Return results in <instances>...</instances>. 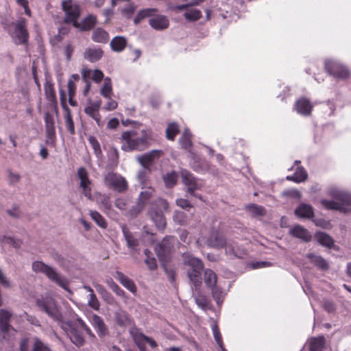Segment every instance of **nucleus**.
Wrapping results in <instances>:
<instances>
[{
    "label": "nucleus",
    "instance_id": "0e129e2a",
    "mask_svg": "<svg viewBox=\"0 0 351 351\" xmlns=\"http://www.w3.org/2000/svg\"><path fill=\"white\" fill-rule=\"evenodd\" d=\"M45 128H55L54 117L49 112L45 114Z\"/></svg>",
    "mask_w": 351,
    "mask_h": 351
},
{
    "label": "nucleus",
    "instance_id": "393cba45",
    "mask_svg": "<svg viewBox=\"0 0 351 351\" xmlns=\"http://www.w3.org/2000/svg\"><path fill=\"white\" fill-rule=\"evenodd\" d=\"M149 216L158 230H163L166 228V220L162 213L154 210V206L149 211Z\"/></svg>",
    "mask_w": 351,
    "mask_h": 351
},
{
    "label": "nucleus",
    "instance_id": "1a4fd4ad",
    "mask_svg": "<svg viewBox=\"0 0 351 351\" xmlns=\"http://www.w3.org/2000/svg\"><path fill=\"white\" fill-rule=\"evenodd\" d=\"M62 9L65 12V22L71 23L74 27L79 26L77 19L80 16V8L73 0H65L62 2Z\"/></svg>",
    "mask_w": 351,
    "mask_h": 351
},
{
    "label": "nucleus",
    "instance_id": "f257e3e1",
    "mask_svg": "<svg viewBox=\"0 0 351 351\" xmlns=\"http://www.w3.org/2000/svg\"><path fill=\"white\" fill-rule=\"evenodd\" d=\"M122 123L125 126L133 123L135 126L134 128L126 130L121 134L119 140L122 150L125 152L140 151L148 146L149 142L152 139L151 130L147 128L140 129L141 123L130 119L123 121Z\"/></svg>",
    "mask_w": 351,
    "mask_h": 351
},
{
    "label": "nucleus",
    "instance_id": "2eb2a0df",
    "mask_svg": "<svg viewBox=\"0 0 351 351\" xmlns=\"http://www.w3.org/2000/svg\"><path fill=\"white\" fill-rule=\"evenodd\" d=\"M77 176L80 180V186L82 190V193L88 199H91V181L88 178V174L85 168L80 167L78 169Z\"/></svg>",
    "mask_w": 351,
    "mask_h": 351
},
{
    "label": "nucleus",
    "instance_id": "7c9ffc66",
    "mask_svg": "<svg viewBox=\"0 0 351 351\" xmlns=\"http://www.w3.org/2000/svg\"><path fill=\"white\" fill-rule=\"evenodd\" d=\"M307 178V173L303 167H297L295 172L293 176H287V180L297 183L302 182Z\"/></svg>",
    "mask_w": 351,
    "mask_h": 351
},
{
    "label": "nucleus",
    "instance_id": "e433bc0d",
    "mask_svg": "<svg viewBox=\"0 0 351 351\" xmlns=\"http://www.w3.org/2000/svg\"><path fill=\"white\" fill-rule=\"evenodd\" d=\"M95 23L96 17L93 15H89L84 19L82 23H79V26H75V27L86 31L90 29Z\"/></svg>",
    "mask_w": 351,
    "mask_h": 351
},
{
    "label": "nucleus",
    "instance_id": "864d4df0",
    "mask_svg": "<svg viewBox=\"0 0 351 351\" xmlns=\"http://www.w3.org/2000/svg\"><path fill=\"white\" fill-rule=\"evenodd\" d=\"M130 334L135 343L138 347L140 351H146V348L144 341L140 338V337L134 330V329L130 330Z\"/></svg>",
    "mask_w": 351,
    "mask_h": 351
},
{
    "label": "nucleus",
    "instance_id": "680f3d73",
    "mask_svg": "<svg viewBox=\"0 0 351 351\" xmlns=\"http://www.w3.org/2000/svg\"><path fill=\"white\" fill-rule=\"evenodd\" d=\"M156 206L159 211L158 213H162L163 211H167L169 208L168 202L164 199H158L156 202Z\"/></svg>",
    "mask_w": 351,
    "mask_h": 351
},
{
    "label": "nucleus",
    "instance_id": "6e6d98bb",
    "mask_svg": "<svg viewBox=\"0 0 351 351\" xmlns=\"http://www.w3.org/2000/svg\"><path fill=\"white\" fill-rule=\"evenodd\" d=\"M134 330L137 333V335L140 337V338L144 341V343H147L151 348H156L158 346L157 343L154 339L147 336H145L142 332H140L136 329H134Z\"/></svg>",
    "mask_w": 351,
    "mask_h": 351
},
{
    "label": "nucleus",
    "instance_id": "f704fd0d",
    "mask_svg": "<svg viewBox=\"0 0 351 351\" xmlns=\"http://www.w3.org/2000/svg\"><path fill=\"white\" fill-rule=\"evenodd\" d=\"M110 46L113 51L120 52L125 49L126 40L124 37L116 36L111 40Z\"/></svg>",
    "mask_w": 351,
    "mask_h": 351
},
{
    "label": "nucleus",
    "instance_id": "58836bf2",
    "mask_svg": "<svg viewBox=\"0 0 351 351\" xmlns=\"http://www.w3.org/2000/svg\"><path fill=\"white\" fill-rule=\"evenodd\" d=\"M64 111V118L66 128L70 134H75V126L71 117V111L69 109H66Z\"/></svg>",
    "mask_w": 351,
    "mask_h": 351
},
{
    "label": "nucleus",
    "instance_id": "2f4dec72",
    "mask_svg": "<svg viewBox=\"0 0 351 351\" xmlns=\"http://www.w3.org/2000/svg\"><path fill=\"white\" fill-rule=\"evenodd\" d=\"M117 323L121 326H126L131 324L132 319L126 311L119 310L115 313Z\"/></svg>",
    "mask_w": 351,
    "mask_h": 351
},
{
    "label": "nucleus",
    "instance_id": "37998d69",
    "mask_svg": "<svg viewBox=\"0 0 351 351\" xmlns=\"http://www.w3.org/2000/svg\"><path fill=\"white\" fill-rule=\"evenodd\" d=\"M88 141L92 147L95 154L96 155L97 158H101L102 157V152L101 149L100 144L95 137L93 136H90L88 138Z\"/></svg>",
    "mask_w": 351,
    "mask_h": 351
},
{
    "label": "nucleus",
    "instance_id": "473e14b6",
    "mask_svg": "<svg viewBox=\"0 0 351 351\" xmlns=\"http://www.w3.org/2000/svg\"><path fill=\"white\" fill-rule=\"evenodd\" d=\"M315 238L316 241L323 246L330 247L333 245V239L325 232H316Z\"/></svg>",
    "mask_w": 351,
    "mask_h": 351
},
{
    "label": "nucleus",
    "instance_id": "b1692460",
    "mask_svg": "<svg viewBox=\"0 0 351 351\" xmlns=\"http://www.w3.org/2000/svg\"><path fill=\"white\" fill-rule=\"evenodd\" d=\"M114 277L118 280L120 283L132 293H135L137 291L136 286L134 281L124 275L121 271H117Z\"/></svg>",
    "mask_w": 351,
    "mask_h": 351
},
{
    "label": "nucleus",
    "instance_id": "4d7b16f0",
    "mask_svg": "<svg viewBox=\"0 0 351 351\" xmlns=\"http://www.w3.org/2000/svg\"><path fill=\"white\" fill-rule=\"evenodd\" d=\"M88 305L94 310H99L100 304L95 293L88 295Z\"/></svg>",
    "mask_w": 351,
    "mask_h": 351
},
{
    "label": "nucleus",
    "instance_id": "603ef678",
    "mask_svg": "<svg viewBox=\"0 0 351 351\" xmlns=\"http://www.w3.org/2000/svg\"><path fill=\"white\" fill-rule=\"evenodd\" d=\"M123 232L127 241V245L132 250H134L138 244V240L135 239L130 232L126 231L125 228L123 229Z\"/></svg>",
    "mask_w": 351,
    "mask_h": 351
},
{
    "label": "nucleus",
    "instance_id": "8fccbe9b",
    "mask_svg": "<svg viewBox=\"0 0 351 351\" xmlns=\"http://www.w3.org/2000/svg\"><path fill=\"white\" fill-rule=\"evenodd\" d=\"M46 140L45 143L53 146L56 141V130L55 128H45Z\"/></svg>",
    "mask_w": 351,
    "mask_h": 351
},
{
    "label": "nucleus",
    "instance_id": "c03bdc74",
    "mask_svg": "<svg viewBox=\"0 0 351 351\" xmlns=\"http://www.w3.org/2000/svg\"><path fill=\"white\" fill-rule=\"evenodd\" d=\"M21 176L17 173L11 169L7 170V179L8 184L11 186L16 185L21 181Z\"/></svg>",
    "mask_w": 351,
    "mask_h": 351
},
{
    "label": "nucleus",
    "instance_id": "e2e57ef3",
    "mask_svg": "<svg viewBox=\"0 0 351 351\" xmlns=\"http://www.w3.org/2000/svg\"><path fill=\"white\" fill-rule=\"evenodd\" d=\"M108 99V101L106 106L104 107V110L107 111H110L116 109L117 108L118 104L117 102L111 98V96L109 97H106Z\"/></svg>",
    "mask_w": 351,
    "mask_h": 351
},
{
    "label": "nucleus",
    "instance_id": "de8ad7c7",
    "mask_svg": "<svg viewBox=\"0 0 351 351\" xmlns=\"http://www.w3.org/2000/svg\"><path fill=\"white\" fill-rule=\"evenodd\" d=\"M211 328L213 337L216 343H217L219 348H222V346H223V343L217 324L215 322H213L211 325Z\"/></svg>",
    "mask_w": 351,
    "mask_h": 351
},
{
    "label": "nucleus",
    "instance_id": "dca6fc26",
    "mask_svg": "<svg viewBox=\"0 0 351 351\" xmlns=\"http://www.w3.org/2000/svg\"><path fill=\"white\" fill-rule=\"evenodd\" d=\"M154 192V190L149 187L140 193L139 202L136 204V206L130 210V215L132 216H136L143 209L145 202L153 195Z\"/></svg>",
    "mask_w": 351,
    "mask_h": 351
},
{
    "label": "nucleus",
    "instance_id": "c85d7f7f",
    "mask_svg": "<svg viewBox=\"0 0 351 351\" xmlns=\"http://www.w3.org/2000/svg\"><path fill=\"white\" fill-rule=\"evenodd\" d=\"M306 256L310 260L311 263L317 267L319 269L326 270L328 268V264L327 261L322 256L313 253H309L306 254Z\"/></svg>",
    "mask_w": 351,
    "mask_h": 351
},
{
    "label": "nucleus",
    "instance_id": "0eeeda50",
    "mask_svg": "<svg viewBox=\"0 0 351 351\" xmlns=\"http://www.w3.org/2000/svg\"><path fill=\"white\" fill-rule=\"evenodd\" d=\"M182 258L184 264L191 267L188 270V276L190 280L195 287L198 286L202 282L201 275L203 270L202 261L193 256L190 253H184Z\"/></svg>",
    "mask_w": 351,
    "mask_h": 351
},
{
    "label": "nucleus",
    "instance_id": "6e6552de",
    "mask_svg": "<svg viewBox=\"0 0 351 351\" xmlns=\"http://www.w3.org/2000/svg\"><path fill=\"white\" fill-rule=\"evenodd\" d=\"M36 304L41 311L60 325L65 320L55 300L51 297L38 299Z\"/></svg>",
    "mask_w": 351,
    "mask_h": 351
},
{
    "label": "nucleus",
    "instance_id": "5fc2aeb1",
    "mask_svg": "<svg viewBox=\"0 0 351 351\" xmlns=\"http://www.w3.org/2000/svg\"><path fill=\"white\" fill-rule=\"evenodd\" d=\"M3 243L8 244L15 248H19L22 244L20 239H16L14 237H4L2 239Z\"/></svg>",
    "mask_w": 351,
    "mask_h": 351
},
{
    "label": "nucleus",
    "instance_id": "4be33fe9",
    "mask_svg": "<svg viewBox=\"0 0 351 351\" xmlns=\"http://www.w3.org/2000/svg\"><path fill=\"white\" fill-rule=\"evenodd\" d=\"M149 23L152 28L156 30L165 29L169 25L168 19L164 15L153 16L149 20Z\"/></svg>",
    "mask_w": 351,
    "mask_h": 351
},
{
    "label": "nucleus",
    "instance_id": "338daca9",
    "mask_svg": "<svg viewBox=\"0 0 351 351\" xmlns=\"http://www.w3.org/2000/svg\"><path fill=\"white\" fill-rule=\"evenodd\" d=\"M47 346L38 339H35L34 351H47Z\"/></svg>",
    "mask_w": 351,
    "mask_h": 351
},
{
    "label": "nucleus",
    "instance_id": "7ed1b4c3",
    "mask_svg": "<svg viewBox=\"0 0 351 351\" xmlns=\"http://www.w3.org/2000/svg\"><path fill=\"white\" fill-rule=\"evenodd\" d=\"M60 326L71 341L77 346H81L84 344V334L85 332L92 335L90 329L80 317H77L75 322L64 321Z\"/></svg>",
    "mask_w": 351,
    "mask_h": 351
},
{
    "label": "nucleus",
    "instance_id": "423d86ee",
    "mask_svg": "<svg viewBox=\"0 0 351 351\" xmlns=\"http://www.w3.org/2000/svg\"><path fill=\"white\" fill-rule=\"evenodd\" d=\"M4 28L16 45L25 44L27 42L29 34L26 28V21L21 19L16 22L5 24Z\"/></svg>",
    "mask_w": 351,
    "mask_h": 351
},
{
    "label": "nucleus",
    "instance_id": "a211bd4d",
    "mask_svg": "<svg viewBox=\"0 0 351 351\" xmlns=\"http://www.w3.org/2000/svg\"><path fill=\"white\" fill-rule=\"evenodd\" d=\"M44 90L46 99L51 103V105L53 106L55 112L57 114L58 107L56 91L53 87V84L49 78H46V81L44 85Z\"/></svg>",
    "mask_w": 351,
    "mask_h": 351
},
{
    "label": "nucleus",
    "instance_id": "69168bd1",
    "mask_svg": "<svg viewBox=\"0 0 351 351\" xmlns=\"http://www.w3.org/2000/svg\"><path fill=\"white\" fill-rule=\"evenodd\" d=\"M149 171V169H145L143 167V169L140 170L138 172L137 178L142 184H144L145 183L147 175Z\"/></svg>",
    "mask_w": 351,
    "mask_h": 351
},
{
    "label": "nucleus",
    "instance_id": "4c0bfd02",
    "mask_svg": "<svg viewBox=\"0 0 351 351\" xmlns=\"http://www.w3.org/2000/svg\"><path fill=\"white\" fill-rule=\"evenodd\" d=\"M92 39L97 43H106L109 39V36L103 29L97 28L93 32Z\"/></svg>",
    "mask_w": 351,
    "mask_h": 351
},
{
    "label": "nucleus",
    "instance_id": "f3484780",
    "mask_svg": "<svg viewBox=\"0 0 351 351\" xmlns=\"http://www.w3.org/2000/svg\"><path fill=\"white\" fill-rule=\"evenodd\" d=\"M101 107V101L89 102L84 108L85 113L93 119L99 126L102 125L101 121V115L99 109Z\"/></svg>",
    "mask_w": 351,
    "mask_h": 351
},
{
    "label": "nucleus",
    "instance_id": "f03ea898",
    "mask_svg": "<svg viewBox=\"0 0 351 351\" xmlns=\"http://www.w3.org/2000/svg\"><path fill=\"white\" fill-rule=\"evenodd\" d=\"M197 242L199 243H205L212 248L220 249L224 247L226 254L230 258L234 256L241 257L245 254L243 250L236 245L234 242L226 241L221 233L217 230L210 231L206 239L204 237H199Z\"/></svg>",
    "mask_w": 351,
    "mask_h": 351
},
{
    "label": "nucleus",
    "instance_id": "aec40b11",
    "mask_svg": "<svg viewBox=\"0 0 351 351\" xmlns=\"http://www.w3.org/2000/svg\"><path fill=\"white\" fill-rule=\"evenodd\" d=\"M11 313L5 310L0 311V328L3 335V338L6 339V333L9 332L10 330H13V328L9 324L10 319L11 317Z\"/></svg>",
    "mask_w": 351,
    "mask_h": 351
},
{
    "label": "nucleus",
    "instance_id": "a878e982",
    "mask_svg": "<svg viewBox=\"0 0 351 351\" xmlns=\"http://www.w3.org/2000/svg\"><path fill=\"white\" fill-rule=\"evenodd\" d=\"M82 77L84 80L91 78L95 83H99L104 78V73L101 70L95 69L93 71L86 69L82 71Z\"/></svg>",
    "mask_w": 351,
    "mask_h": 351
},
{
    "label": "nucleus",
    "instance_id": "cd10ccee",
    "mask_svg": "<svg viewBox=\"0 0 351 351\" xmlns=\"http://www.w3.org/2000/svg\"><path fill=\"white\" fill-rule=\"evenodd\" d=\"M102 56L103 51L100 48H87L84 53V58L91 62L98 61Z\"/></svg>",
    "mask_w": 351,
    "mask_h": 351
},
{
    "label": "nucleus",
    "instance_id": "412c9836",
    "mask_svg": "<svg viewBox=\"0 0 351 351\" xmlns=\"http://www.w3.org/2000/svg\"><path fill=\"white\" fill-rule=\"evenodd\" d=\"M160 154L161 151L152 150V152L147 153L141 156H138L137 160L143 167L149 169L154 160L158 158L160 156Z\"/></svg>",
    "mask_w": 351,
    "mask_h": 351
},
{
    "label": "nucleus",
    "instance_id": "39448f33",
    "mask_svg": "<svg viewBox=\"0 0 351 351\" xmlns=\"http://www.w3.org/2000/svg\"><path fill=\"white\" fill-rule=\"evenodd\" d=\"M330 194L340 202L332 200L322 199L321 203L327 209L339 210L347 213L350 210L347 206H351V194L341 190H332Z\"/></svg>",
    "mask_w": 351,
    "mask_h": 351
},
{
    "label": "nucleus",
    "instance_id": "052dcab7",
    "mask_svg": "<svg viewBox=\"0 0 351 351\" xmlns=\"http://www.w3.org/2000/svg\"><path fill=\"white\" fill-rule=\"evenodd\" d=\"M195 302L201 308L205 310L209 306V302L206 297L199 295L195 298Z\"/></svg>",
    "mask_w": 351,
    "mask_h": 351
},
{
    "label": "nucleus",
    "instance_id": "6ab92c4d",
    "mask_svg": "<svg viewBox=\"0 0 351 351\" xmlns=\"http://www.w3.org/2000/svg\"><path fill=\"white\" fill-rule=\"evenodd\" d=\"M313 105L309 99L306 98H300L297 100L294 104V110L300 114L308 116L311 114Z\"/></svg>",
    "mask_w": 351,
    "mask_h": 351
},
{
    "label": "nucleus",
    "instance_id": "20e7f679",
    "mask_svg": "<svg viewBox=\"0 0 351 351\" xmlns=\"http://www.w3.org/2000/svg\"><path fill=\"white\" fill-rule=\"evenodd\" d=\"M32 270L35 273L45 274L50 280L56 283L66 291H70L68 288L69 281L62 276L53 267L39 261L33 262L32 265Z\"/></svg>",
    "mask_w": 351,
    "mask_h": 351
},
{
    "label": "nucleus",
    "instance_id": "4468645a",
    "mask_svg": "<svg viewBox=\"0 0 351 351\" xmlns=\"http://www.w3.org/2000/svg\"><path fill=\"white\" fill-rule=\"evenodd\" d=\"M175 239L173 237H168L164 239L161 243L158 244L155 251L158 257L161 261H165L171 252Z\"/></svg>",
    "mask_w": 351,
    "mask_h": 351
},
{
    "label": "nucleus",
    "instance_id": "49530a36",
    "mask_svg": "<svg viewBox=\"0 0 351 351\" xmlns=\"http://www.w3.org/2000/svg\"><path fill=\"white\" fill-rule=\"evenodd\" d=\"M179 132L178 126L175 123H171L168 125L166 130V136L169 140H174L175 136Z\"/></svg>",
    "mask_w": 351,
    "mask_h": 351
},
{
    "label": "nucleus",
    "instance_id": "79ce46f5",
    "mask_svg": "<svg viewBox=\"0 0 351 351\" xmlns=\"http://www.w3.org/2000/svg\"><path fill=\"white\" fill-rule=\"evenodd\" d=\"M180 143L182 148L189 149L191 147V134L189 130H185L180 138Z\"/></svg>",
    "mask_w": 351,
    "mask_h": 351
},
{
    "label": "nucleus",
    "instance_id": "a18cd8bd",
    "mask_svg": "<svg viewBox=\"0 0 351 351\" xmlns=\"http://www.w3.org/2000/svg\"><path fill=\"white\" fill-rule=\"evenodd\" d=\"M112 93V83L109 77L104 78V83L101 88V94L104 97H109Z\"/></svg>",
    "mask_w": 351,
    "mask_h": 351
},
{
    "label": "nucleus",
    "instance_id": "3c124183",
    "mask_svg": "<svg viewBox=\"0 0 351 351\" xmlns=\"http://www.w3.org/2000/svg\"><path fill=\"white\" fill-rule=\"evenodd\" d=\"M90 215L99 227L102 228H106L107 223L106 220L97 211H90Z\"/></svg>",
    "mask_w": 351,
    "mask_h": 351
},
{
    "label": "nucleus",
    "instance_id": "c756f323",
    "mask_svg": "<svg viewBox=\"0 0 351 351\" xmlns=\"http://www.w3.org/2000/svg\"><path fill=\"white\" fill-rule=\"evenodd\" d=\"M91 324L97 330L98 334L103 336L106 332V327L103 319L98 315H94L91 318Z\"/></svg>",
    "mask_w": 351,
    "mask_h": 351
},
{
    "label": "nucleus",
    "instance_id": "bf43d9fd",
    "mask_svg": "<svg viewBox=\"0 0 351 351\" xmlns=\"http://www.w3.org/2000/svg\"><path fill=\"white\" fill-rule=\"evenodd\" d=\"M144 252L145 254L147 256V258L145 261L146 265L150 269H155L157 267L156 259L154 257L149 256V251L148 250H145Z\"/></svg>",
    "mask_w": 351,
    "mask_h": 351
},
{
    "label": "nucleus",
    "instance_id": "13d9d810",
    "mask_svg": "<svg viewBox=\"0 0 351 351\" xmlns=\"http://www.w3.org/2000/svg\"><path fill=\"white\" fill-rule=\"evenodd\" d=\"M156 12L157 10L155 8H147L143 10L138 14V16L135 19V21H136L137 20L144 19L145 17L151 16Z\"/></svg>",
    "mask_w": 351,
    "mask_h": 351
},
{
    "label": "nucleus",
    "instance_id": "a19ab883",
    "mask_svg": "<svg viewBox=\"0 0 351 351\" xmlns=\"http://www.w3.org/2000/svg\"><path fill=\"white\" fill-rule=\"evenodd\" d=\"M178 176L174 171L167 173L163 177L165 186L171 188L176 185L177 182Z\"/></svg>",
    "mask_w": 351,
    "mask_h": 351
},
{
    "label": "nucleus",
    "instance_id": "09e8293b",
    "mask_svg": "<svg viewBox=\"0 0 351 351\" xmlns=\"http://www.w3.org/2000/svg\"><path fill=\"white\" fill-rule=\"evenodd\" d=\"M211 289L213 296L216 302L217 303L218 305L221 304V303L222 302V299L226 293L218 286L215 285L214 287H211Z\"/></svg>",
    "mask_w": 351,
    "mask_h": 351
},
{
    "label": "nucleus",
    "instance_id": "9d476101",
    "mask_svg": "<svg viewBox=\"0 0 351 351\" xmlns=\"http://www.w3.org/2000/svg\"><path fill=\"white\" fill-rule=\"evenodd\" d=\"M104 183L108 187L119 192L125 191L128 188L125 179L114 173H108L105 177Z\"/></svg>",
    "mask_w": 351,
    "mask_h": 351
},
{
    "label": "nucleus",
    "instance_id": "c9c22d12",
    "mask_svg": "<svg viewBox=\"0 0 351 351\" xmlns=\"http://www.w3.org/2000/svg\"><path fill=\"white\" fill-rule=\"evenodd\" d=\"M245 209L254 217L263 216L266 213L265 209L263 206L254 204L247 205Z\"/></svg>",
    "mask_w": 351,
    "mask_h": 351
},
{
    "label": "nucleus",
    "instance_id": "9b49d317",
    "mask_svg": "<svg viewBox=\"0 0 351 351\" xmlns=\"http://www.w3.org/2000/svg\"><path fill=\"white\" fill-rule=\"evenodd\" d=\"M325 68L330 75L337 78L346 79L350 75L348 68L337 61L326 60Z\"/></svg>",
    "mask_w": 351,
    "mask_h": 351
},
{
    "label": "nucleus",
    "instance_id": "774afa93",
    "mask_svg": "<svg viewBox=\"0 0 351 351\" xmlns=\"http://www.w3.org/2000/svg\"><path fill=\"white\" fill-rule=\"evenodd\" d=\"M69 96L74 97L76 91V86L73 80L69 79L67 83Z\"/></svg>",
    "mask_w": 351,
    "mask_h": 351
},
{
    "label": "nucleus",
    "instance_id": "ea45409f",
    "mask_svg": "<svg viewBox=\"0 0 351 351\" xmlns=\"http://www.w3.org/2000/svg\"><path fill=\"white\" fill-rule=\"evenodd\" d=\"M204 281L210 288L216 285L217 275L210 269H206L204 271Z\"/></svg>",
    "mask_w": 351,
    "mask_h": 351
},
{
    "label": "nucleus",
    "instance_id": "f8f14e48",
    "mask_svg": "<svg viewBox=\"0 0 351 351\" xmlns=\"http://www.w3.org/2000/svg\"><path fill=\"white\" fill-rule=\"evenodd\" d=\"M182 182L187 187V191L191 195L196 196L194 192L200 190L202 187V181L196 179L187 170L182 169L180 171Z\"/></svg>",
    "mask_w": 351,
    "mask_h": 351
},
{
    "label": "nucleus",
    "instance_id": "72a5a7b5",
    "mask_svg": "<svg viewBox=\"0 0 351 351\" xmlns=\"http://www.w3.org/2000/svg\"><path fill=\"white\" fill-rule=\"evenodd\" d=\"M324 343V337L322 336L311 339L309 341L310 351H323Z\"/></svg>",
    "mask_w": 351,
    "mask_h": 351
},
{
    "label": "nucleus",
    "instance_id": "bb28decb",
    "mask_svg": "<svg viewBox=\"0 0 351 351\" xmlns=\"http://www.w3.org/2000/svg\"><path fill=\"white\" fill-rule=\"evenodd\" d=\"M295 214L300 218H312L314 215L311 206L306 204H301L295 210Z\"/></svg>",
    "mask_w": 351,
    "mask_h": 351
},
{
    "label": "nucleus",
    "instance_id": "ddd939ff",
    "mask_svg": "<svg viewBox=\"0 0 351 351\" xmlns=\"http://www.w3.org/2000/svg\"><path fill=\"white\" fill-rule=\"evenodd\" d=\"M204 0H193L189 4L179 5L176 7L178 10H186L184 16L186 19L193 21L199 19L202 16V12L198 9L191 8L188 9L189 6L197 5L203 2Z\"/></svg>",
    "mask_w": 351,
    "mask_h": 351
},
{
    "label": "nucleus",
    "instance_id": "5701e85b",
    "mask_svg": "<svg viewBox=\"0 0 351 351\" xmlns=\"http://www.w3.org/2000/svg\"><path fill=\"white\" fill-rule=\"evenodd\" d=\"M289 234L294 237L308 242L311 240V235L308 231L300 225H296L289 229Z\"/></svg>",
    "mask_w": 351,
    "mask_h": 351
}]
</instances>
